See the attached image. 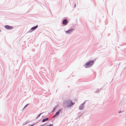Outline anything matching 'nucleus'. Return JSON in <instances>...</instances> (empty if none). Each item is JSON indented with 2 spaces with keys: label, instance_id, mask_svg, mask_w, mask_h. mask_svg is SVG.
I'll return each mask as SVG.
<instances>
[{
  "label": "nucleus",
  "instance_id": "obj_1",
  "mask_svg": "<svg viewBox=\"0 0 126 126\" xmlns=\"http://www.w3.org/2000/svg\"><path fill=\"white\" fill-rule=\"evenodd\" d=\"M94 63V61L93 60H92L87 62L84 65L85 68H90L92 66Z\"/></svg>",
  "mask_w": 126,
  "mask_h": 126
},
{
  "label": "nucleus",
  "instance_id": "obj_2",
  "mask_svg": "<svg viewBox=\"0 0 126 126\" xmlns=\"http://www.w3.org/2000/svg\"><path fill=\"white\" fill-rule=\"evenodd\" d=\"M64 102L67 107L70 106L74 104V103L71 100H66L64 101Z\"/></svg>",
  "mask_w": 126,
  "mask_h": 126
},
{
  "label": "nucleus",
  "instance_id": "obj_3",
  "mask_svg": "<svg viewBox=\"0 0 126 126\" xmlns=\"http://www.w3.org/2000/svg\"><path fill=\"white\" fill-rule=\"evenodd\" d=\"M38 27V25H37L35 26L32 27L30 30L28 32H31L34 30L36 29Z\"/></svg>",
  "mask_w": 126,
  "mask_h": 126
},
{
  "label": "nucleus",
  "instance_id": "obj_4",
  "mask_svg": "<svg viewBox=\"0 0 126 126\" xmlns=\"http://www.w3.org/2000/svg\"><path fill=\"white\" fill-rule=\"evenodd\" d=\"M74 30V29L71 28L69 30L65 31L66 33L70 34Z\"/></svg>",
  "mask_w": 126,
  "mask_h": 126
},
{
  "label": "nucleus",
  "instance_id": "obj_5",
  "mask_svg": "<svg viewBox=\"0 0 126 126\" xmlns=\"http://www.w3.org/2000/svg\"><path fill=\"white\" fill-rule=\"evenodd\" d=\"M87 100H85L84 102L80 105L79 107V109L80 110H82L84 108V106L83 105L85 103L86 101Z\"/></svg>",
  "mask_w": 126,
  "mask_h": 126
},
{
  "label": "nucleus",
  "instance_id": "obj_6",
  "mask_svg": "<svg viewBox=\"0 0 126 126\" xmlns=\"http://www.w3.org/2000/svg\"><path fill=\"white\" fill-rule=\"evenodd\" d=\"M4 27L6 29L8 30H11L13 28V27L12 26L8 25H5L4 26Z\"/></svg>",
  "mask_w": 126,
  "mask_h": 126
},
{
  "label": "nucleus",
  "instance_id": "obj_7",
  "mask_svg": "<svg viewBox=\"0 0 126 126\" xmlns=\"http://www.w3.org/2000/svg\"><path fill=\"white\" fill-rule=\"evenodd\" d=\"M68 21L66 19H64L63 20L62 24L63 25H66L68 24Z\"/></svg>",
  "mask_w": 126,
  "mask_h": 126
},
{
  "label": "nucleus",
  "instance_id": "obj_8",
  "mask_svg": "<svg viewBox=\"0 0 126 126\" xmlns=\"http://www.w3.org/2000/svg\"><path fill=\"white\" fill-rule=\"evenodd\" d=\"M62 109H61L59 110L57 112H56L55 113V114L57 115V116L58 115L60 112H62Z\"/></svg>",
  "mask_w": 126,
  "mask_h": 126
},
{
  "label": "nucleus",
  "instance_id": "obj_9",
  "mask_svg": "<svg viewBox=\"0 0 126 126\" xmlns=\"http://www.w3.org/2000/svg\"><path fill=\"white\" fill-rule=\"evenodd\" d=\"M49 120V118H47L45 119H44L42 120V122H44L47 121H48Z\"/></svg>",
  "mask_w": 126,
  "mask_h": 126
},
{
  "label": "nucleus",
  "instance_id": "obj_10",
  "mask_svg": "<svg viewBox=\"0 0 126 126\" xmlns=\"http://www.w3.org/2000/svg\"><path fill=\"white\" fill-rule=\"evenodd\" d=\"M43 113V112H42L39 114L36 117V119L38 118H39L40 117V115H41V114Z\"/></svg>",
  "mask_w": 126,
  "mask_h": 126
},
{
  "label": "nucleus",
  "instance_id": "obj_11",
  "mask_svg": "<svg viewBox=\"0 0 126 126\" xmlns=\"http://www.w3.org/2000/svg\"><path fill=\"white\" fill-rule=\"evenodd\" d=\"M29 122L28 121H26L25 122L23 123V125H24L27 124L28 123H29Z\"/></svg>",
  "mask_w": 126,
  "mask_h": 126
},
{
  "label": "nucleus",
  "instance_id": "obj_12",
  "mask_svg": "<svg viewBox=\"0 0 126 126\" xmlns=\"http://www.w3.org/2000/svg\"><path fill=\"white\" fill-rule=\"evenodd\" d=\"M56 108V106L55 108H53V110L52 111V113H53L54 112Z\"/></svg>",
  "mask_w": 126,
  "mask_h": 126
},
{
  "label": "nucleus",
  "instance_id": "obj_13",
  "mask_svg": "<svg viewBox=\"0 0 126 126\" xmlns=\"http://www.w3.org/2000/svg\"><path fill=\"white\" fill-rule=\"evenodd\" d=\"M99 89H97L96 90V91L95 92V93H97L99 92Z\"/></svg>",
  "mask_w": 126,
  "mask_h": 126
},
{
  "label": "nucleus",
  "instance_id": "obj_14",
  "mask_svg": "<svg viewBox=\"0 0 126 126\" xmlns=\"http://www.w3.org/2000/svg\"><path fill=\"white\" fill-rule=\"evenodd\" d=\"M29 105V104H27L25 106V107H24V108H23V109H25V108H26L27 106L28 105Z\"/></svg>",
  "mask_w": 126,
  "mask_h": 126
},
{
  "label": "nucleus",
  "instance_id": "obj_15",
  "mask_svg": "<svg viewBox=\"0 0 126 126\" xmlns=\"http://www.w3.org/2000/svg\"><path fill=\"white\" fill-rule=\"evenodd\" d=\"M57 116V115L55 114L52 117V118H54L56 117Z\"/></svg>",
  "mask_w": 126,
  "mask_h": 126
},
{
  "label": "nucleus",
  "instance_id": "obj_16",
  "mask_svg": "<svg viewBox=\"0 0 126 126\" xmlns=\"http://www.w3.org/2000/svg\"><path fill=\"white\" fill-rule=\"evenodd\" d=\"M80 115H79L78 116L77 118L76 119H79V118H80Z\"/></svg>",
  "mask_w": 126,
  "mask_h": 126
},
{
  "label": "nucleus",
  "instance_id": "obj_17",
  "mask_svg": "<svg viewBox=\"0 0 126 126\" xmlns=\"http://www.w3.org/2000/svg\"><path fill=\"white\" fill-rule=\"evenodd\" d=\"M53 124H50L48 126H53Z\"/></svg>",
  "mask_w": 126,
  "mask_h": 126
},
{
  "label": "nucleus",
  "instance_id": "obj_18",
  "mask_svg": "<svg viewBox=\"0 0 126 126\" xmlns=\"http://www.w3.org/2000/svg\"><path fill=\"white\" fill-rule=\"evenodd\" d=\"M76 4L75 3L74 5V8H75L76 7Z\"/></svg>",
  "mask_w": 126,
  "mask_h": 126
},
{
  "label": "nucleus",
  "instance_id": "obj_19",
  "mask_svg": "<svg viewBox=\"0 0 126 126\" xmlns=\"http://www.w3.org/2000/svg\"><path fill=\"white\" fill-rule=\"evenodd\" d=\"M121 112V111H119V113H120Z\"/></svg>",
  "mask_w": 126,
  "mask_h": 126
},
{
  "label": "nucleus",
  "instance_id": "obj_20",
  "mask_svg": "<svg viewBox=\"0 0 126 126\" xmlns=\"http://www.w3.org/2000/svg\"><path fill=\"white\" fill-rule=\"evenodd\" d=\"M44 125H41L40 126H44Z\"/></svg>",
  "mask_w": 126,
  "mask_h": 126
},
{
  "label": "nucleus",
  "instance_id": "obj_21",
  "mask_svg": "<svg viewBox=\"0 0 126 126\" xmlns=\"http://www.w3.org/2000/svg\"><path fill=\"white\" fill-rule=\"evenodd\" d=\"M1 32V29H0V32Z\"/></svg>",
  "mask_w": 126,
  "mask_h": 126
},
{
  "label": "nucleus",
  "instance_id": "obj_22",
  "mask_svg": "<svg viewBox=\"0 0 126 126\" xmlns=\"http://www.w3.org/2000/svg\"><path fill=\"white\" fill-rule=\"evenodd\" d=\"M40 121V120H39L38 121Z\"/></svg>",
  "mask_w": 126,
  "mask_h": 126
}]
</instances>
